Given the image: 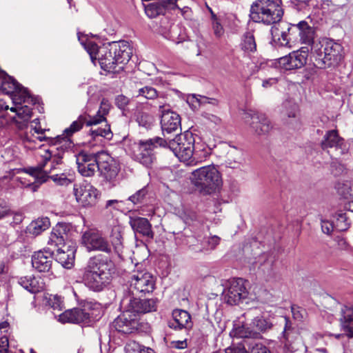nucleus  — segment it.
Listing matches in <instances>:
<instances>
[{
	"label": "nucleus",
	"instance_id": "obj_37",
	"mask_svg": "<svg viewBox=\"0 0 353 353\" xmlns=\"http://www.w3.org/2000/svg\"><path fill=\"white\" fill-rule=\"evenodd\" d=\"M252 324L256 332V337L259 336L261 332H265L272 327V323L262 316H256L252 320Z\"/></svg>",
	"mask_w": 353,
	"mask_h": 353
},
{
	"label": "nucleus",
	"instance_id": "obj_47",
	"mask_svg": "<svg viewBox=\"0 0 353 353\" xmlns=\"http://www.w3.org/2000/svg\"><path fill=\"white\" fill-rule=\"evenodd\" d=\"M111 241L115 249H119L122 245V235L119 228H114L111 232Z\"/></svg>",
	"mask_w": 353,
	"mask_h": 353
},
{
	"label": "nucleus",
	"instance_id": "obj_29",
	"mask_svg": "<svg viewBox=\"0 0 353 353\" xmlns=\"http://www.w3.org/2000/svg\"><path fill=\"white\" fill-rule=\"evenodd\" d=\"M298 29L299 43L311 45L314 42L315 32L307 22L302 21L296 24Z\"/></svg>",
	"mask_w": 353,
	"mask_h": 353
},
{
	"label": "nucleus",
	"instance_id": "obj_20",
	"mask_svg": "<svg viewBox=\"0 0 353 353\" xmlns=\"http://www.w3.org/2000/svg\"><path fill=\"white\" fill-rule=\"evenodd\" d=\"M76 246L71 243L69 245H63L57 250L56 260L63 267L70 269L74 263Z\"/></svg>",
	"mask_w": 353,
	"mask_h": 353
},
{
	"label": "nucleus",
	"instance_id": "obj_58",
	"mask_svg": "<svg viewBox=\"0 0 353 353\" xmlns=\"http://www.w3.org/2000/svg\"><path fill=\"white\" fill-rule=\"evenodd\" d=\"M293 318L297 321H302L305 311L298 306L292 305L291 307Z\"/></svg>",
	"mask_w": 353,
	"mask_h": 353
},
{
	"label": "nucleus",
	"instance_id": "obj_57",
	"mask_svg": "<svg viewBox=\"0 0 353 353\" xmlns=\"http://www.w3.org/2000/svg\"><path fill=\"white\" fill-rule=\"evenodd\" d=\"M110 109V104L108 100L103 99L101 102L99 109L97 112L99 114H102L103 117L108 114Z\"/></svg>",
	"mask_w": 353,
	"mask_h": 353
},
{
	"label": "nucleus",
	"instance_id": "obj_8",
	"mask_svg": "<svg viewBox=\"0 0 353 353\" xmlns=\"http://www.w3.org/2000/svg\"><path fill=\"white\" fill-rule=\"evenodd\" d=\"M72 194L77 204L84 208L94 207L100 198V192L92 184L87 182L74 183Z\"/></svg>",
	"mask_w": 353,
	"mask_h": 353
},
{
	"label": "nucleus",
	"instance_id": "obj_50",
	"mask_svg": "<svg viewBox=\"0 0 353 353\" xmlns=\"http://www.w3.org/2000/svg\"><path fill=\"white\" fill-rule=\"evenodd\" d=\"M139 95L148 99H153L157 97V91L150 86H145L139 90Z\"/></svg>",
	"mask_w": 353,
	"mask_h": 353
},
{
	"label": "nucleus",
	"instance_id": "obj_34",
	"mask_svg": "<svg viewBox=\"0 0 353 353\" xmlns=\"http://www.w3.org/2000/svg\"><path fill=\"white\" fill-rule=\"evenodd\" d=\"M50 222L48 218L42 217L32 221L27 227V232L34 236L40 234L42 232L48 229Z\"/></svg>",
	"mask_w": 353,
	"mask_h": 353
},
{
	"label": "nucleus",
	"instance_id": "obj_39",
	"mask_svg": "<svg viewBox=\"0 0 353 353\" xmlns=\"http://www.w3.org/2000/svg\"><path fill=\"white\" fill-rule=\"evenodd\" d=\"M298 105L291 101L283 104L282 114L284 119L296 118L298 114Z\"/></svg>",
	"mask_w": 353,
	"mask_h": 353
},
{
	"label": "nucleus",
	"instance_id": "obj_14",
	"mask_svg": "<svg viewBox=\"0 0 353 353\" xmlns=\"http://www.w3.org/2000/svg\"><path fill=\"white\" fill-rule=\"evenodd\" d=\"M52 154V150L45 149L42 150L40 156L43 161V163L37 167H32L28 169L27 172L34 178V182L28 185L33 192L37 191L39 186L47 181L48 176L46 172L43 171V168L46 163L51 159Z\"/></svg>",
	"mask_w": 353,
	"mask_h": 353
},
{
	"label": "nucleus",
	"instance_id": "obj_17",
	"mask_svg": "<svg viewBox=\"0 0 353 353\" xmlns=\"http://www.w3.org/2000/svg\"><path fill=\"white\" fill-rule=\"evenodd\" d=\"M82 244L88 250H99L105 252L110 251L108 242L97 231L89 230L85 231L81 237Z\"/></svg>",
	"mask_w": 353,
	"mask_h": 353
},
{
	"label": "nucleus",
	"instance_id": "obj_53",
	"mask_svg": "<svg viewBox=\"0 0 353 353\" xmlns=\"http://www.w3.org/2000/svg\"><path fill=\"white\" fill-rule=\"evenodd\" d=\"M249 353H270L266 346L261 343H249Z\"/></svg>",
	"mask_w": 353,
	"mask_h": 353
},
{
	"label": "nucleus",
	"instance_id": "obj_4",
	"mask_svg": "<svg viewBox=\"0 0 353 353\" xmlns=\"http://www.w3.org/2000/svg\"><path fill=\"white\" fill-rule=\"evenodd\" d=\"M190 181L196 189L205 195L215 192L222 185L221 173L213 165L192 171Z\"/></svg>",
	"mask_w": 353,
	"mask_h": 353
},
{
	"label": "nucleus",
	"instance_id": "obj_24",
	"mask_svg": "<svg viewBox=\"0 0 353 353\" xmlns=\"http://www.w3.org/2000/svg\"><path fill=\"white\" fill-rule=\"evenodd\" d=\"M130 225L135 233H139L149 239L154 238L152 225L147 219L139 216L131 217Z\"/></svg>",
	"mask_w": 353,
	"mask_h": 353
},
{
	"label": "nucleus",
	"instance_id": "obj_45",
	"mask_svg": "<svg viewBox=\"0 0 353 353\" xmlns=\"http://www.w3.org/2000/svg\"><path fill=\"white\" fill-rule=\"evenodd\" d=\"M137 121L139 125L148 128L152 123L153 118L148 113L139 112L137 114Z\"/></svg>",
	"mask_w": 353,
	"mask_h": 353
},
{
	"label": "nucleus",
	"instance_id": "obj_61",
	"mask_svg": "<svg viewBox=\"0 0 353 353\" xmlns=\"http://www.w3.org/2000/svg\"><path fill=\"white\" fill-rule=\"evenodd\" d=\"M171 346L172 347L178 350L185 349L188 347L187 341H173L171 342Z\"/></svg>",
	"mask_w": 353,
	"mask_h": 353
},
{
	"label": "nucleus",
	"instance_id": "obj_30",
	"mask_svg": "<svg viewBox=\"0 0 353 353\" xmlns=\"http://www.w3.org/2000/svg\"><path fill=\"white\" fill-rule=\"evenodd\" d=\"M225 154V163L231 168H236L243 163V152L236 147L228 145Z\"/></svg>",
	"mask_w": 353,
	"mask_h": 353
},
{
	"label": "nucleus",
	"instance_id": "obj_13",
	"mask_svg": "<svg viewBox=\"0 0 353 353\" xmlns=\"http://www.w3.org/2000/svg\"><path fill=\"white\" fill-rule=\"evenodd\" d=\"M248 295V291L242 279H232L227 281L223 296L230 305H238Z\"/></svg>",
	"mask_w": 353,
	"mask_h": 353
},
{
	"label": "nucleus",
	"instance_id": "obj_52",
	"mask_svg": "<svg viewBox=\"0 0 353 353\" xmlns=\"http://www.w3.org/2000/svg\"><path fill=\"white\" fill-rule=\"evenodd\" d=\"M212 18L214 19L212 22L213 33L216 38H221L225 33L224 28L215 15L213 14Z\"/></svg>",
	"mask_w": 353,
	"mask_h": 353
},
{
	"label": "nucleus",
	"instance_id": "obj_64",
	"mask_svg": "<svg viewBox=\"0 0 353 353\" xmlns=\"http://www.w3.org/2000/svg\"><path fill=\"white\" fill-rule=\"evenodd\" d=\"M121 203H122V201L117 199L108 200L106 202L105 208L108 209L112 207L114 209L118 210Z\"/></svg>",
	"mask_w": 353,
	"mask_h": 353
},
{
	"label": "nucleus",
	"instance_id": "obj_15",
	"mask_svg": "<svg viewBox=\"0 0 353 353\" xmlns=\"http://www.w3.org/2000/svg\"><path fill=\"white\" fill-rule=\"evenodd\" d=\"M121 168L119 163L107 153L99 154V171L108 181H114L117 177Z\"/></svg>",
	"mask_w": 353,
	"mask_h": 353
},
{
	"label": "nucleus",
	"instance_id": "obj_56",
	"mask_svg": "<svg viewBox=\"0 0 353 353\" xmlns=\"http://www.w3.org/2000/svg\"><path fill=\"white\" fill-rule=\"evenodd\" d=\"M225 352V353H249V349L247 350L243 344L239 343L226 348Z\"/></svg>",
	"mask_w": 353,
	"mask_h": 353
},
{
	"label": "nucleus",
	"instance_id": "obj_25",
	"mask_svg": "<svg viewBox=\"0 0 353 353\" xmlns=\"http://www.w3.org/2000/svg\"><path fill=\"white\" fill-rule=\"evenodd\" d=\"M173 321L170 322L169 326L175 330L188 329L192 327L190 314L183 310H174L172 312Z\"/></svg>",
	"mask_w": 353,
	"mask_h": 353
},
{
	"label": "nucleus",
	"instance_id": "obj_23",
	"mask_svg": "<svg viewBox=\"0 0 353 353\" xmlns=\"http://www.w3.org/2000/svg\"><path fill=\"white\" fill-rule=\"evenodd\" d=\"M250 127L256 134H265L272 129L270 121L265 115L259 113H254L250 115Z\"/></svg>",
	"mask_w": 353,
	"mask_h": 353
},
{
	"label": "nucleus",
	"instance_id": "obj_46",
	"mask_svg": "<svg viewBox=\"0 0 353 353\" xmlns=\"http://www.w3.org/2000/svg\"><path fill=\"white\" fill-rule=\"evenodd\" d=\"M48 304L54 310L61 311L63 305L61 298L57 295H50L48 298Z\"/></svg>",
	"mask_w": 353,
	"mask_h": 353
},
{
	"label": "nucleus",
	"instance_id": "obj_21",
	"mask_svg": "<svg viewBox=\"0 0 353 353\" xmlns=\"http://www.w3.org/2000/svg\"><path fill=\"white\" fill-rule=\"evenodd\" d=\"M71 226L66 223H59L54 227L50 234L48 244L50 245L58 246L65 245L64 242L68 237Z\"/></svg>",
	"mask_w": 353,
	"mask_h": 353
},
{
	"label": "nucleus",
	"instance_id": "obj_43",
	"mask_svg": "<svg viewBox=\"0 0 353 353\" xmlns=\"http://www.w3.org/2000/svg\"><path fill=\"white\" fill-rule=\"evenodd\" d=\"M84 123L83 117H80L77 121H73L69 128L64 130L63 134L70 137L74 132L79 131L82 128Z\"/></svg>",
	"mask_w": 353,
	"mask_h": 353
},
{
	"label": "nucleus",
	"instance_id": "obj_32",
	"mask_svg": "<svg viewBox=\"0 0 353 353\" xmlns=\"http://www.w3.org/2000/svg\"><path fill=\"white\" fill-rule=\"evenodd\" d=\"M46 131V129L41 127L39 119H34L32 121L30 126V133L31 136L28 134H25L23 137V139L24 141L28 142L34 141V139L42 141L46 139V137L44 135Z\"/></svg>",
	"mask_w": 353,
	"mask_h": 353
},
{
	"label": "nucleus",
	"instance_id": "obj_42",
	"mask_svg": "<svg viewBox=\"0 0 353 353\" xmlns=\"http://www.w3.org/2000/svg\"><path fill=\"white\" fill-rule=\"evenodd\" d=\"M125 350L126 353H155L152 349L135 341L129 343L125 347Z\"/></svg>",
	"mask_w": 353,
	"mask_h": 353
},
{
	"label": "nucleus",
	"instance_id": "obj_19",
	"mask_svg": "<svg viewBox=\"0 0 353 353\" xmlns=\"http://www.w3.org/2000/svg\"><path fill=\"white\" fill-rule=\"evenodd\" d=\"M76 161L79 172L84 176H92L98 170L99 164V157H96L80 152L76 156Z\"/></svg>",
	"mask_w": 353,
	"mask_h": 353
},
{
	"label": "nucleus",
	"instance_id": "obj_62",
	"mask_svg": "<svg viewBox=\"0 0 353 353\" xmlns=\"http://www.w3.org/2000/svg\"><path fill=\"white\" fill-rule=\"evenodd\" d=\"M161 3L164 7V11L165 9L174 10L177 8L176 0H163Z\"/></svg>",
	"mask_w": 353,
	"mask_h": 353
},
{
	"label": "nucleus",
	"instance_id": "obj_54",
	"mask_svg": "<svg viewBox=\"0 0 353 353\" xmlns=\"http://www.w3.org/2000/svg\"><path fill=\"white\" fill-rule=\"evenodd\" d=\"M198 97H199V95L194 94L187 96L186 102L193 110H197L201 107L200 101Z\"/></svg>",
	"mask_w": 353,
	"mask_h": 353
},
{
	"label": "nucleus",
	"instance_id": "obj_12",
	"mask_svg": "<svg viewBox=\"0 0 353 353\" xmlns=\"http://www.w3.org/2000/svg\"><path fill=\"white\" fill-rule=\"evenodd\" d=\"M155 283V278L147 270H134L129 281L130 290L132 293H150L154 290Z\"/></svg>",
	"mask_w": 353,
	"mask_h": 353
},
{
	"label": "nucleus",
	"instance_id": "obj_55",
	"mask_svg": "<svg viewBox=\"0 0 353 353\" xmlns=\"http://www.w3.org/2000/svg\"><path fill=\"white\" fill-rule=\"evenodd\" d=\"M83 119L85 124L88 126L96 125L105 121V118L103 117L102 114H99L98 113H97V114L93 117H89V119H87L85 117H83Z\"/></svg>",
	"mask_w": 353,
	"mask_h": 353
},
{
	"label": "nucleus",
	"instance_id": "obj_10",
	"mask_svg": "<svg viewBox=\"0 0 353 353\" xmlns=\"http://www.w3.org/2000/svg\"><path fill=\"white\" fill-rule=\"evenodd\" d=\"M120 306L122 310H127L139 320L141 314L156 310L157 301L154 299H140L127 295L121 301Z\"/></svg>",
	"mask_w": 353,
	"mask_h": 353
},
{
	"label": "nucleus",
	"instance_id": "obj_41",
	"mask_svg": "<svg viewBox=\"0 0 353 353\" xmlns=\"http://www.w3.org/2000/svg\"><path fill=\"white\" fill-rule=\"evenodd\" d=\"M288 41L284 43H288V48H292L299 44L298 29L296 24L288 26L286 28Z\"/></svg>",
	"mask_w": 353,
	"mask_h": 353
},
{
	"label": "nucleus",
	"instance_id": "obj_33",
	"mask_svg": "<svg viewBox=\"0 0 353 353\" xmlns=\"http://www.w3.org/2000/svg\"><path fill=\"white\" fill-rule=\"evenodd\" d=\"M288 24L282 23L272 28L271 32L274 41L277 42L279 45L288 48V43H284L288 41L287 28Z\"/></svg>",
	"mask_w": 353,
	"mask_h": 353
},
{
	"label": "nucleus",
	"instance_id": "obj_44",
	"mask_svg": "<svg viewBox=\"0 0 353 353\" xmlns=\"http://www.w3.org/2000/svg\"><path fill=\"white\" fill-rule=\"evenodd\" d=\"M349 223L347 222L345 214L339 213L336 215V223L334 227L339 231L346 230L349 228Z\"/></svg>",
	"mask_w": 353,
	"mask_h": 353
},
{
	"label": "nucleus",
	"instance_id": "obj_16",
	"mask_svg": "<svg viewBox=\"0 0 353 353\" xmlns=\"http://www.w3.org/2000/svg\"><path fill=\"white\" fill-rule=\"evenodd\" d=\"M161 112V125L163 132L171 133L176 132L181 127L180 116L172 111L168 104L159 105Z\"/></svg>",
	"mask_w": 353,
	"mask_h": 353
},
{
	"label": "nucleus",
	"instance_id": "obj_60",
	"mask_svg": "<svg viewBox=\"0 0 353 353\" xmlns=\"http://www.w3.org/2000/svg\"><path fill=\"white\" fill-rule=\"evenodd\" d=\"M198 99H199L201 106L206 103H210L213 105H218V101L213 98H209L205 96L199 95V97H198Z\"/></svg>",
	"mask_w": 353,
	"mask_h": 353
},
{
	"label": "nucleus",
	"instance_id": "obj_28",
	"mask_svg": "<svg viewBox=\"0 0 353 353\" xmlns=\"http://www.w3.org/2000/svg\"><path fill=\"white\" fill-rule=\"evenodd\" d=\"M339 321L345 334L349 337H353V308L343 306L341 309Z\"/></svg>",
	"mask_w": 353,
	"mask_h": 353
},
{
	"label": "nucleus",
	"instance_id": "obj_18",
	"mask_svg": "<svg viewBox=\"0 0 353 353\" xmlns=\"http://www.w3.org/2000/svg\"><path fill=\"white\" fill-rule=\"evenodd\" d=\"M139 320L134 316L132 313L127 310H123V313L113 322L114 327L119 332L130 334L139 327Z\"/></svg>",
	"mask_w": 353,
	"mask_h": 353
},
{
	"label": "nucleus",
	"instance_id": "obj_31",
	"mask_svg": "<svg viewBox=\"0 0 353 353\" xmlns=\"http://www.w3.org/2000/svg\"><path fill=\"white\" fill-rule=\"evenodd\" d=\"M343 143V139L338 134V132L335 130H329L324 136V139L321 142L323 149L341 148Z\"/></svg>",
	"mask_w": 353,
	"mask_h": 353
},
{
	"label": "nucleus",
	"instance_id": "obj_26",
	"mask_svg": "<svg viewBox=\"0 0 353 353\" xmlns=\"http://www.w3.org/2000/svg\"><path fill=\"white\" fill-rule=\"evenodd\" d=\"M89 314L80 308H74L63 312L59 316V321L61 323H80L89 319Z\"/></svg>",
	"mask_w": 353,
	"mask_h": 353
},
{
	"label": "nucleus",
	"instance_id": "obj_3",
	"mask_svg": "<svg viewBox=\"0 0 353 353\" xmlns=\"http://www.w3.org/2000/svg\"><path fill=\"white\" fill-rule=\"evenodd\" d=\"M113 263L99 256L90 259L82 276L84 284L90 290L99 292L110 283Z\"/></svg>",
	"mask_w": 353,
	"mask_h": 353
},
{
	"label": "nucleus",
	"instance_id": "obj_36",
	"mask_svg": "<svg viewBox=\"0 0 353 353\" xmlns=\"http://www.w3.org/2000/svg\"><path fill=\"white\" fill-rule=\"evenodd\" d=\"M241 48L246 53H252L256 51V44L253 33L248 32L243 34Z\"/></svg>",
	"mask_w": 353,
	"mask_h": 353
},
{
	"label": "nucleus",
	"instance_id": "obj_40",
	"mask_svg": "<svg viewBox=\"0 0 353 353\" xmlns=\"http://www.w3.org/2000/svg\"><path fill=\"white\" fill-rule=\"evenodd\" d=\"M54 144L57 145V150H61L63 152L68 151L73 147V143L70 137L64 134L57 136Z\"/></svg>",
	"mask_w": 353,
	"mask_h": 353
},
{
	"label": "nucleus",
	"instance_id": "obj_2",
	"mask_svg": "<svg viewBox=\"0 0 353 353\" xmlns=\"http://www.w3.org/2000/svg\"><path fill=\"white\" fill-rule=\"evenodd\" d=\"M0 90L10 94L14 104L10 108L11 112L15 113L14 116L11 117L10 123L19 130H25L32 117V110L28 105H23L22 103H33V99L26 89L1 70Z\"/></svg>",
	"mask_w": 353,
	"mask_h": 353
},
{
	"label": "nucleus",
	"instance_id": "obj_63",
	"mask_svg": "<svg viewBox=\"0 0 353 353\" xmlns=\"http://www.w3.org/2000/svg\"><path fill=\"white\" fill-rule=\"evenodd\" d=\"M10 210L8 206L3 202H0V219L9 215Z\"/></svg>",
	"mask_w": 353,
	"mask_h": 353
},
{
	"label": "nucleus",
	"instance_id": "obj_22",
	"mask_svg": "<svg viewBox=\"0 0 353 353\" xmlns=\"http://www.w3.org/2000/svg\"><path fill=\"white\" fill-rule=\"evenodd\" d=\"M52 255L46 250L35 252L32 257V267L39 272H48L51 268Z\"/></svg>",
	"mask_w": 353,
	"mask_h": 353
},
{
	"label": "nucleus",
	"instance_id": "obj_11",
	"mask_svg": "<svg viewBox=\"0 0 353 353\" xmlns=\"http://www.w3.org/2000/svg\"><path fill=\"white\" fill-rule=\"evenodd\" d=\"M341 46L332 41L325 43L323 50L315 49V63L318 68H326L336 65L341 58Z\"/></svg>",
	"mask_w": 353,
	"mask_h": 353
},
{
	"label": "nucleus",
	"instance_id": "obj_6",
	"mask_svg": "<svg viewBox=\"0 0 353 353\" xmlns=\"http://www.w3.org/2000/svg\"><path fill=\"white\" fill-rule=\"evenodd\" d=\"M194 139L191 132H185L170 140L165 147H168L179 159L186 164H190L194 155Z\"/></svg>",
	"mask_w": 353,
	"mask_h": 353
},
{
	"label": "nucleus",
	"instance_id": "obj_38",
	"mask_svg": "<svg viewBox=\"0 0 353 353\" xmlns=\"http://www.w3.org/2000/svg\"><path fill=\"white\" fill-rule=\"evenodd\" d=\"M143 5L145 12L150 18H154L159 14H164V7L161 2L154 1Z\"/></svg>",
	"mask_w": 353,
	"mask_h": 353
},
{
	"label": "nucleus",
	"instance_id": "obj_51",
	"mask_svg": "<svg viewBox=\"0 0 353 353\" xmlns=\"http://www.w3.org/2000/svg\"><path fill=\"white\" fill-rule=\"evenodd\" d=\"M202 117L205 120L206 123L209 125H220L222 123V120L219 117L211 114L210 112H203Z\"/></svg>",
	"mask_w": 353,
	"mask_h": 353
},
{
	"label": "nucleus",
	"instance_id": "obj_27",
	"mask_svg": "<svg viewBox=\"0 0 353 353\" xmlns=\"http://www.w3.org/2000/svg\"><path fill=\"white\" fill-rule=\"evenodd\" d=\"M19 284L31 293H36L44 288V283L39 276L32 274L21 276L19 279Z\"/></svg>",
	"mask_w": 353,
	"mask_h": 353
},
{
	"label": "nucleus",
	"instance_id": "obj_48",
	"mask_svg": "<svg viewBox=\"0 0 353 353\" xmlns=\"http://www.w3.org/2000/svg\"><path fill=\"white\" fill-rule=\"evenodd\" d=\"M91 134L94 138L102 137L109 139L112 136V132L109 125H105L104 128H98L91 130Z\"/></svg>",
	"mask_w": 353,
	"mask_h": 353
},
{
	"label": "nucleus",
	"instance_id": "obj_59",
	"mask_svg": "<svg viewBox=\"0 0 353 353\" xmlns=\"http://www.w3.org/2000/svg\"><path fill=\"white\" fill-rule=\"evenodd\" d=\"M334 225L327 220H321V229L323 233L330 234L334 230Z\"/></svg>",
	"mask_w": 353,
	"mask_h": 353
},
{
	"label": "nucleus",
	"instance_id": "obj_35",
	"mask_svg": "<svg viewBox=\"0 0 353 353\" xmlns=\"http://www.w3.org/2000/svg\"><path fill=\"white\" fill-rule=\"evenodd\" d=\"M232 334L237 338H257L256 332L250 323L235 325Z\"/></svg>",
	"mask_w": 353,
	"mask_h": 353
},
{
	"label": "nucleus",
	"instance_id": "obj_49",
	"mask_svg": "<svg viewBox=\"0 0 353 353\" xmlns=\"http://www.w3.org/2000/svg\"><path fill=\"white\" fill-rule=\"evenodd\" d=\"M148 193L147 189L143 188L138 190L135 194L129 196L128 201H131L133 204H139L143 202Z\"/></svg>",
	"mask_w": 353,
	"mask_h": 353
},
{
	"label": "nucleus",
	"instance_id": "obj_7",
	"mask_svg": "<svg viewBox=\"0 0 353 353\" xmlns=\"http://www.w3.org/2000/svg\"><path fill=\"white\" fill-rule=\"evenodd\" d=\"M167 141L162 138L155 137L146 141H141L133 146L134 158L146 167L152 165L154 160L153 151L157 146L165 147Z\"/></svg>",
	"mask_w": 353,
	"mask_h": 353
},
{
	"label": "nucleus",
	"instance_id": "obj_1",
	"mask_svg": "<svg viewBox=\"0 0 353 353\" xmlns=\"http://www.w3.org/2000/svg\"><path fill=\"white\" fill-rule=\"evenodd\" d=\"M94 64L98 61L101 68L111 72H119L130 61L132 51L128 42H113L99 48L93 41L83 43Z\"/></svg>",
	"mask_w": 353,
	"mask_h": 353
},
{
	"label": "nucleus",
	"instance_id": "obj_5",
	"mask_svg": "<svg viewBox=\"0 0 353 353\" xmlns=\"http://www.w3.org/2000/svg\"><path fill=\"white\" fill-rule=\"evenodd\" d=\"M281 0H256L251 6L250 17L256 23H276L281 21Z\"/></svg>",
	"mask_w": 353,
	"mask_h": 353
},
{
	"label": "nucleus",
	"instance_id": "obj_9",
	"mask_svg": "<svg viewBox=\"0 0 353 353\" xmlns=\"http://www.w3.org/2000/svg\"><path fill=\"white\" fill-rule=\"evenodd\" d=\"M309 51L308 47H302L288 55L272 61L270 65L285 70L301 68L307 63Z\"/></svg>",
	"mask_w": 353,
	"mask_h": 353
}]
</instances>
